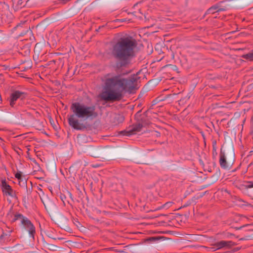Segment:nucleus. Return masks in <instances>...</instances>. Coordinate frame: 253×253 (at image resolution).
<instances>
[{"label":"nucleus","instance_id":"1","mask_svg":"<svg viewBox=\"0 0 253 253\" xmlns=\"http://www.w3.org/2000/svg\"><path fill=\"white\" fill-rule=\"evenodd\" d=\"M136 82L134 76L126 78L121 74H108L105 76L104 80L106 90L102 91L100 97L106 101L119 100L124 92L130 93L135 89Z\"/></svg>","mask_w":253,"mask_h":253},{"label":"nucleus","instance_id":"2","mask_svg":"<svg viewBox=\"0 0 253 253\" xmlns=\"http://www.w3.org/2000/svg\"><path fill=\"white\" fill-rule=\"evenodd\" d=\"M137 42L130 36L123 37L114 42L109 49L110 55L119 62L120 67H126L135 56Z\"/></svg>","mask_w":253,"mask_h":253},{"label":"nucleus","instance_id":"3","mask_svg":"<svg viewBox=\"0 0 253 253\" xmlns=\"http://www.w3.org/2000/svg\"><path fill=\"white\" fill-rule=\"evenodd\" d=\"M70 109L73 114L68 116V123L72 127L77 130H81L84 127L79 119H93L97 118L98 115L94 105H86L76 102L71 104Z\"/></svg>","mask_w":253,"mask_h":253},{"label":"nucleus","instance_id":"4","mask_svg":"<svg viewBox=\"0 0 253 253\" xmlns=\"http://www.w3.org/2000/svg\"><path fill=\"white\" fill-rule=\"evenodd\" d=\"M13 220H20L21 225L28 232L29 237L33 238H34L36 233L35 227L27 217L24 216L21 214L18 213L14 215Z\"/></svg>","mask_w":253,"mask_h":253},{"label":"nucleus","instance_id":"5","mask_svg":"<svg viewBox=\"0 0 253 253\" xmlns=\"http://www.w3.org/2000/svg\"><path fill=\"white\" fill-rule=\"evenodd\" d=\"M27 93L21 90H15L12 91L8 99L9 105L12 108H15L16 102L18 99L21 100L26 98Z\"/></svg>","mask_w":253,"mask_h":253},{"label":"nucleus","instance_id":"6","mask_svg":"<svg viewBox=\"0 0 253 253\" xmlns=\"http://www.w3.org/2000/svg\"><path fill=\"white\" fill-rule=\"evenodd\" d=\"M1 187L2 192L5 195L9 196L12 198L16 197L15 191L6 183L5 179L1 180Z\"/></svg>","mask_w":253,"mask_h":253},{"label":"nucleus","instance_id":"7","mask_svg":"<svg viewBox=\"0 0 253 253\" xmlns=\"http://www.w3.org/2000/svg\"><path fill=\"white\" fill-rule=\"evenodd\" d=\"M26 21H21L14 28V31H17V34L19 36H23L25 35L29 31L27 26H25Z\"/></svg>","mask_w":253,"mask_h":253},{"label":"nucleus","instance_id":"8","mask_svg":"<svg viewBox=\"0 0 253 253\" xmlns=\"http://www.w3.org/2000/svg\"><path fill=\"white\" fill-rule=\"evenodd\" d=\"M142 127V126L140 124H136L129 128V129L126 132L125 135L129 136L134 134L137 132L140 131Z\"/></svg>","mask_w":253,"mask_h":253},{"label":"nucleus","instance_id":"9","mask_svg":"<svg viewBox=\"0 0 253 253\" xmlns=\"http://www.w3.org/2000/svg\"><path fill=\"white\" fill-rule=\"evenodd\" d=\"M219 164L221 167L223 169H230L229 165H228L226 162L225 155L221 150L220 153Z\"/></svg>","mask_w":253,"mask_h":253},{"label":"nucleus","instance_id":"10","mask_svg":"<svg viewBox=\"0 0 253 253\" xmlns=\"http://www.w3.org/2000/svg\"><path fill=\"white\" fill-rule=\"evenodd\" d=\"M14 10H18L26 5L25 1H10Z\"/></svg>","mask_w":253,"mask_h":253},{"label":"nucleus","instance_id":"11","mask_svg":"<svg viewBox=\"0 0 253 253\" xmlns=\"http://www.w3.org/2000/svg\"><path fill=\"white\" fill-rule=\"evenodd\" d=\"M222 245L223 246V248L224 249H229L233 246H235L236 244L231 241H223L222 240Z\"/></svg>","mask_w":253,"mask_h":253},{"label":"nucleus","instance_id":"12","mask_svg":"<svg viewBox=\"0 0 253 253\" xmlns=\"http://www.w3.org/2000/svg\"><path fill=\"white\" fill-rule=\"evenodd\" d=\"M242 57L244 59H245L248 61H253V49L252 50H251L250 52H249L246 54L243 55Z\"/></svg>","mask_w":253,"mask_h":253},{"label":"nucleus","instance_id":"13","mask_svg":"<svg viewBox=\"0 0 253 253\" xmlns=\"http://www.w3.org/2000/svg\"><path fill=\"white\" fill-rule=\"evenodd\" d=\"M18 184L20 186L24 187L26 186L27 181L25 178L24 176L21 178L18 179Z\"/></svg>","mask_w":253,"mask_h":253},{"label":"nucleus","instance_id":"14","mask_svg":"<svg viewBox=\"0 0 253 253\" xmlns=\"http://www.w3.org/2000/svg\"><path fill=\"white\" fill-rule=\"evenodd\" d=\"M214 244L215 246V248L217 250L221 249H223V246L222 245V241L217 242Z\"/></svg>","mask_w":253,"mask_h":253},{"label":"nucleus","instance_id":"15","mask_svg":"<svg viewBox=\"0 0 253 253\" xmlns=\"http://www.w3.org/2000/svg\"><path fill=\"white\" fill-rule=\"evenodd\" d=\"M245 187L247 189L253 188V181L245 182Z\"/></svg>","mask_w":253,"mask_h":253},{"label":"nucleus","instance_id":"16","mask_svg":"<svg viewBox=\"0 0 253 253\" xmlns=\"http://www.w3.org/2000/svg\"><path fill=\"white\" fill-rule=\"evenodd\" d=\"M163 238L161 237H150L149 239H147L148 241L151 242H154L156 241H158L162 239Z\"/></svg>","mask_w":253,"mask_h":253},{"label":"nucleus","instance_id":"17","mask_svg":"<svg viewBox=\"0 0 253 253\" xmlns=\"http://www.w3.org/2000/svg\"><path fill=\"white\" fill-rule=\"evenodd\" d=\"M204 248H206L207 250L209 252H214L216 250H217L214 244H213L211 247H204Z\"/></svg>","mask_w":253,"mask_h":253},{"label":"nucleus","instance_id":"18","mask_svg":"<svg viewBox=\"0 0 253 253\" xmlns=\"http://www.w3.org/2000/svg\"><path fill=\"white\" fill-rule=\"evenodd\" d=\"M57 248V247L53 244H49L48 245V249L50 250L55 251V250H56Z\"/></svg>","mask_w":253,"mask_h":253},{"label":"nucleus","instance_id":"19","mask_svg":"<svg viewBox=\"0 0 253 253\" xmlns=\"http://www.w3.org/2000/svg\"><path fill=\"white\" fill-rule=\"evenodd\" d=\"M15 177L18 180L23 177L22 175V172L20 171L16 172L15 174Z\"/></svg>","mask_w":253,"mask_h":253},{"label":"nucleus","instance_id":"20","mask_svg":"<svg viewBox=\"0 0 253 253\" xmlns=\"http://www.w3.org/2000/svg\"><path fill=\"white\" fill-rule=\"evenodd\" d=\"M173 204V203L171 202H167L166 203H165L164 205H163V208H166V209H168L171 206V205Z\"/></svg>","mask_w":253,"mask_h":253},{"label":"nucleus","instance_id":"21","mask_svg":"<svg viewBox=\"0 0 253 253\" xmlns=\"http://www.w3.org/2000/svg\"><path fill=\"white\" fill-rule=\"evenodd\" d=\"M213 9H216V8L211 7V8H210L209 9V11H212Z\"/></svg>","mask_w":253,"mask_h":253},{"label":"nucleus","instance_id":"22","mask_svg":"<svg viewBox=\"0 0 253 253\" xmlns=\"http://www.w3.org/2000/svg\"><path fill=\"white\" fill-rule=\"evenodd\" d=\"M247 238H241L240 239V240H247Z\"/></svg>","mask_w":253,"mask_h":253}]
</instances>
